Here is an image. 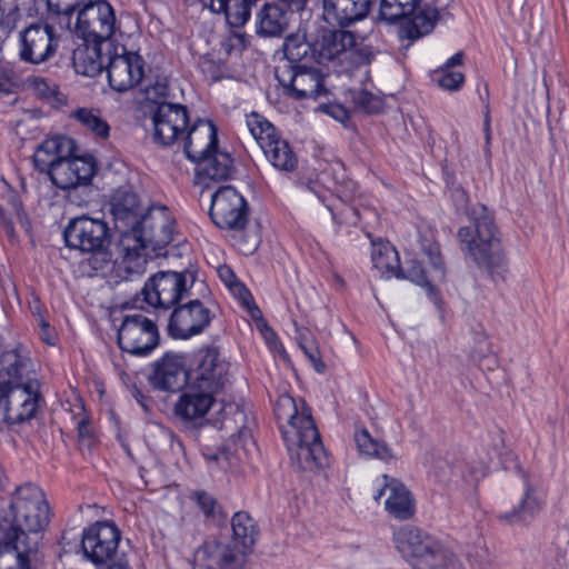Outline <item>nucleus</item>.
<instances>
[{
    "label": "nucleus",
    "instance_id": "39448f33",
    "mask_svg": "<svg viewBox=\"0 0 569 569\" xmlns=\"http://www.w3.org/2000/svg\"><path fill=\"white\" fill-rule=\"evenodd\" d=\"M50 508L43 491L33 483L16 489L8 510L0 516L24 537H37L49 523Z\"/></svg>",
    "mask_w": 569,
    "mask_h": 569
},
{
    "label": "nucleus",
    "instance_id": "603ef678",
    "mask_svg": "<svg viewBox=\"0 0 569 569\" xmlns=\"http://www.w3.org/2000/svg\"><path fill=\"white\" fill-rule=\"evenodd\" d=\"M319 109L340 122H343L349 119V113L347 109L341 104L323 103L319 107Z\"/></svg>",
    "mask_w": 569,
    "mask_h": 569
},
{
    "label": "nucleus",
    "instance_id": "e2e57ef3",
    "mask_svg": "<svg viewBox=\"0 0 569 569\" xmlns=\"http://www.w3.org/2000/svg\"><path fill=\"white\" fill-rule=\"evenodd\" d=\"M220 278L227 283L231 284V279H236L232 270L228 267H222L219 269Z\"/></svg>",
    "mask_w": 569,
    "mask_h": 569
},
{
    "label": "nucleus",
    "instance_id": "864d4df0",
    "mask_svg": "<svg viewBox=\"0 0 569 569\" xmlns=\"http://www.w3.org/2000/svg\"><path fill=\"white\" fill-rule=\"evenodd\" d=\"M79 441L88 447L93 442V433L90 429L88 418L83 417L77 422Z\"/></svg>",
    "mask_w": 569,
    "mask_h": 569
},
{
    "label": "nucleus",
    "instance_id": "37998d69",
    "mask_svg": "<svg viewBox=\"0 0 569 569\" xmlns=\"http://www.w3.org/2000/svg\"><path fill=\"white\" fill-rule=\"evenodd\" d=\"M28 81L30 88L40 99L53 106H60L66 102V96L59 91L57 83L41 77H32Z\"/></svg>",
    "mask_w": 569,
    "mask_h": 569
},
{
    "label": "nucleus",
    "instance_id": "4c0bfd02",
    "mask_svg": "<svg viewBox=\"0 0 569 569\" xmlns=\"http://www.w3.org/2000/svg\"><path fill=\"white\" fill-rule=\"evenodd\" d=\"M256 2L257 0H219L213 12L224 13L227 22L232 28H240L250 19L251 8Z\"/></svg>",
    "mask_w": 569,
    "mask_h": 569
},
{
    "label": "nucleus",
    "instance_id": "1a4fd4ad",
    "mask_svg": "<svg viewBox=\"0 0 569 569\" xmlns=\"http://www.w3.org/2000/svg\"><path fill=\"white\" fill-rule=\"evenodd\" d=\"M246 124L267 160L276 169L291 172L297 168L296 153L289 142L278 134L271 122L259 113L252 112L246 117Z\"/></svg>",
    "mask_w": 569,
    "mask_h": 569
},
{
    "label": "nucleus",
    "instance_id": "423d86ee",
    "mask_svg": "<svg viewBox=\"0 0 569 569\" xmlns=\"http://www.w3.org/2000/svg\"><path fill=\"white\" fill-rule=\"evenodd\" d=\"M67 247L92 256V268L101 270L111 261V234L106 221L88 216L71 219L63 231Z\"/></svg>",
    "mask_w": 569,
    "mask_h": 569
},
{
    "label": "nucleus",
    "instance_id": "ea45409f",
    "mask_svg": "<svg viewBox=\"0 0 569 569\" xmlns=\"http://www.w3.org/2000/svg\"><path fill=\"white\" fill-rule=\"evenodd\" d=\"M371 261L373 267L382 273L391 272L396 274L400 264L397 250L389 242L382 240H371Z\"/></svg>",
    "mask_w": 569,
    "mask_h": 569
},
{
    "label": "nucleus",
    "instance_id": "0e129e2a",
    "mask_svg": "<svg viewBox=\"0 0 569 569\" xmlns=\"http://www.w3.org/2000/svg\"><path fill=\"white\" fill-rule=\"evenodd\" d=\"M483 131H485V138H486V144L487 147L489 146L490 143V139H491V132H490V118L489 116L487 114L486 118H485V122H483Z\"/></svg>",
    "mask_w": 569,
    "mask_h": 569
},
{
    "label": "nucleus",
    "instance_id": "13d9d810",
    "mask_svg": "<svg viewBox=\"0 0 569 569\" xmlns=\"http://www.w3.org/2000/svg\"><path fill=\"white\" fill-rule=\"evenodd\" d=\"M283 2L290 11L300 12L306 9L308 0H280Z\"/></svg>",
    "mask_w": 569,
    "mask_h": 569
},
{
    "label": "nucleus",
    "instance_id": "de8ad7c7",
    "mask_svg": "<svg viewBox=\"0 0 569 569\" xmlns=\"http://www.w3.org/2000/svg\"><path fill=\"white\" fill-rule=\"evenodd\" d=\"M352 100L358 109L368 113H377L382 108L381 99L367 90L356 91Z\"/></svg>",
    "mask_w": 569,
    "mask_h": 569
},
{
    "label": "nucleus",
    "instance_id": "412c9836",
    "mask_svg": "<svg viewBox=\"0 0 569 569\" xmlns=\"http://www.w3.org/2000/svg\"><path fill=\"white\" fill-rule=\"evenodd\" d=\"M228 369L229 363L220 358L217 348L200 349L190 383L216 396L224 388L228 381Z\"/></svg>",
    "mask_w": 569,
    "mask_h": 569
},
{
    "label": "nucleus",
    "instance_id": "7ed1b4c3",
    "mask_svg": "<svg viewBox=\"0 0 569 569\" xmlns=\"http://www.w3.org/2000/svg\"><path fill=\"white\" fill-rule=\"evenodd\" d=\"M73 139L57 136L46 139L33 156L34 167L50 177L51 182L62 190H76L88 186L93 178L97 163L90 154L77 156Z\"/></svg>",
    "mask_w": 569,
    "mask_h": 569
},
{
    "label": "nucleus",
    "instance_id": "b1692460",
    "mask_svg": "<svg viewBox=\"0 0 569 569\" xmlns=\"http://www.w3.org/2000/svg\"><path fill=\"white\" fill-rule=\"evenodd\" d=\"M189 375L186 368L184 357L178 353L167 352L152 365L149 375L150 385L166 392L179 391L186 386Z\"/></svg>",
    "mask_w": 569,
    "mask_h": 569
},
{
    "label": "nucleus",
    "instance_id": "79ce46f5",
    "mask_svg": "<svg viewBox=\"0 0 569 569\" xmlns=\"http://www.w3.org/2000/svg\"><path fill=\"white\" fill-rule=\"evenodd\" d=\"M313 44H310L299 33L290 34L284 39L283 52L286 61L282 64H307L308 53L312 52Z\"/></svg>",
    "mask_w": 569,
    "mask_h": 569
},
{
    "label": "nucleus",
    "instance_id": "f257e3e1",
    "mask_svg": "<svg viewBox=\"0 0 569 569\" xmlns=\"http://www.w3.org/2000/svg\"><path fill=\"white\" fill-rule=\"evenodd\" d=\"M274 416L290 451L292 465L300 470L328 466V453L303 400L281 395L274 405Z\"/></svg>",
    "mask_w": 569,
    "mask_h": 569
},
{
    "label": "nucleus",
    "instance_id": "0eeeda50",
    "mask_svg": "<svg viewBox=\"0 0 569 569\" xmlns=\"http://www.w3.org/2000/svg\"><path fill=\"white\" fill-rule=\"evenodd\" d=\"M120 538L116 525L97 521L82 532L83 557L100 569H131L126 555L118 552Z\"/></svg>",
    "mask_w": 569,
    "mask_h": 569
},
{
    "label": "nucleus",
    "instance_id": "9b49d317",
    "mask_svg": "<svg viewBox=\"0 0 569 569\" xmlns=\"http://www.w3.org/2000/svg\"><path fill=\"white\" fill-rule=\"evenodd\" d=\"M276 78L286 92L296 99H318L327 97L325 77L319 69L307 64H280Z\"/></svg>",
    "mask_w": 569,
    "mask_h": 569
},
{
    "label": "nucleus",
    "instance_id": "5fc2aeb1",
    "mask_svg": "<svg viewBox=\"0 0 569 569\" xmlns=\"http://www.w3.org/2000/svg\"><path fill=\"white\" fill-rule=\"evenodd\" d=\"M0 224L9 237L14 236V223L9 212L2 206H0Z\"/></svg>",
    "mask_w": 569,
    "mask_h": 569
},
{
    "label": "nucleus",
    "instance_id": "49530a36",
    "mask_svg": "<svg viewBox=\"0 0 569 569\" xmlns=\"http://www.w3.org/2000/svg\"><path fill=\"white\" fill-rule=\"evenodd\" d=\"M298 346L303 351L305 356L310 361L311 366L318 373L326 371V365L321 360L319 346L309 332H299L297 338Z\"/></svg>",
    "mask_w": 569,
    "mask_h": 569
},
{
    "label": "nucleus",
    "instance_id": "bb28decb",
    "mask_svg": "<svg viewBox=\"0 0 569 569\" xmlns=\"http://www.w3.org/2000/svg\"><path fill=\"white\" fill-rule=\"evenodd\" d=\"M180 141L187 158L192 162H199L218 147L217 129L211 121L197 119L188 127Z\"/></svg>",
    "mask_w": 569,
    "mask_h": 569
},
{
    "label": "nucleus",
    "instance_id": "3c124183",
    "mask_svg": "<svg viewBox=\"0 0 569 569\" xmlns=\"http://www.w3.org/2000/svg\"><path fill=\"white\" fill-rule=\"evenodd\" d=\"M16 87L17 79L14 72L7 67H0V92L9 94L14 91Z\"/></svg>",
    "mask_w": 569,
    "mask_h": 569
},
{
    "label": "nucleus",
    "instance_id": "2f4dec72",
    "mask_svg": "<svg viewBox=\"0 0 569 569\" xmlns=\"http://www.w3.org/2000/svg\"><path fill=\"white\" fill-rule=\"evenodd\" d=\"M110 52L111 44L96 41H83L73 50L72 64L77 73L96 77L104 68L103 49Z\"/></svg>",
    "mask_w": 569,
    "mask_h": 569
},
{
    "label": "nucleus",
    "instance_id": "20e7f679",
    "mask_svg": "<svg viewBox=\"0 0 569 569\" xmlns=\"http://www.w3.org/2000/svg\"><path fill=\"white\" fill-rule=\"evenodd\" d=\"M174 219L166 207H151L120 240L123 262L167 254L162 250L173 240Z\"/></svg>",
    "mask_w": 569,
    "mask_h": 569
},
{
    "label": "nucleus",
    "instance_id": "7c9ffc66",
    "mask_svg": "<svg viewBox=\"0 0 569 569\" xmlns=\"http://www.w3.org/2000/svg\"><path fill=\"white\" fill-rule=\"evenodd\" d=\"M213 395L189 383L174 405V415L184 421L202 419L214 402Z\"/></svg>",
    "mask_w": 569,
    "mask_h": 569
},
{
    "label": "nucleus",
    "instance_id": "f704fd0d",
    "mask_svg": "<svg viewBox=\"0 0 569 569\" xmlns=\"http://www.w3.org/2000/svg\"><path fill=\"white\" fill-rule=\"evenodd\" d=\"M196 163L198 164L197 176L201 182L207 180H226L232 171L230 154L218 150V147L206 159H201Z\"/></svg>",
    "mask_w": 569,
    "mask_h": 569
},
{
    "label": "nucleus",
    "instance_id": "338daca9",
    "mask_svg": "<svg viewBox=\"0 0 569 569\" xmlns=\"http://www.w3.org/2000/svg\"><path fill=\"white\" fill-rule=\"evenodd\" d=\"M202 2L204 3V6H208L211 9V11H213L216 7L219 4V0H202Z\"/></svg>",
    "mask_w": 569,
    "mask_h": 569
},
{
    "label": "nucleus",
    "instance_id": "473e14b6",
    "mask_svg": "<svg viewBox=\"0 0 569 569\" xmlns=\"http://www.w3.org/2000/svg\"><path fill=\"white\" fill-rule=\"evenodd\" d=\"M289 12L279 4L264 3L256 17V32L260 37H281L289 27Z\"/></svg>",
    "mask_w": 569,
    "mask_h": 569
},
{
    "label": "nucleus",
    "instance_id": "052dcab7",
    "mask_svg": "<svg viewBox=\"0 0 569 569\" xmlns=\"http://www.w3.org/2000/svg\"><path fill=\"white\" fill-rule=\"evenodd\" d=\"M157 96L166 98L168 96V84L166 80H158L153 86Z\"/></svg>",
    "mask_w": 569,
    "mask_h": 569
},
{
    "label": "nucleus",
    "instance_id": "a211bd4d",
    "mask_svg": "<svg viewBox=\"0 0 569 569\" xmlns=\"http://www.w3.org/2000/svg\"><path fill=\"white\" fill-rule=\"evenodd\" d=\"M153 139L162 146L180 142L190 126L186 106L162 101L152 111Z\"/></svg>",
    "mask_w": 569,
    "mask_h": 569
},
{
    "label": "nucleus",
    "instance_id": "aec40b11",
    "mask_svg": "<svg viewBox=\"0 0 569 569\" xmlns=\"http://www.w3.org/2000/svg\"><path fill=\"white\" fill-rule=\"evenodd\" d=\"M40 400V382L37 378H27L24 383L8 386L4 420L8 423H22L32 419Z\"/></svg>",
    "mask_w": 569,
    "mask_h": 569
},
{
    "label": "nucleus",
    "instance_id": "58836bf2",
    "mask_svg": "<svg viewBox=\"0 0 569 569\" xmlns=\"http://www.w3.org/2000/svg\"><path fill=\"white\" fill-rule=\"evenodd\" d=\"M353 438L358 451L363 456L386 462L395 458L392 450L383 441L372 438L367 429L357 430Z\"/></svg>",
    "mask_w": 569,
    "mask_h": 569
},
{
    "label": "nucleus",
    "instance_id": "c85d7f7f",
    "mask_svg": "<svg viewBox=\"0 0 569 569\" xmlns=\"http://www.w3.org/2000/svg\"><path fill=\"white\" fill-rule=\"evenodd\" d=\"M372 0H322L323 19L331 26L348 27L365 19Z\"/></svg>",
    "mask_w": 569,
    "mask_h": 569
},
{
    "label": "nucleus",
    "instance_id": "4468645a",
    "mask_svg": "<svg viewBox=\"0 0 569 569\" xmlns=\"http://www.w3.org/2000/svg\"><path fill=\"white\" fill-rule=\"evenodd\" d=\"M60 42L56 27L31 23L19 33V58L22 62L41 64L54 57Z\"/></svg>",
    "mask_w": 569,
    "mask_h": 569
},
{
    "label": "nucleus",
    "instance_id": "69168bd1",
    "mask_svg": "<svg viewBox=\"0 0 569 569\" xmlns=\"http://www.w3.org/2000/svg\"><path fill=\"white\" fill-rule=\"evenodd\" d=\"M8 386L0 383V407L6 406Z\"/></svg>",
    "mask_w": 569,
    "mask_h": 569
},
{
    "label": "nucleus",
    "instance_id": "72a5a7b5",
    "mask_svg": "<svg viewBox=\"0 0 569 569\" xmlns=\"http://www.w3.org/2000/svg\"><path fill=\"white\" fill-rule=\"evenodd\" d=\"M542 508V500L531 487H527L523 497L512 509L498 515L499 522L508 526L529 523Z\"/></svg>",
    "mask_w": 569,
    "mask_h": 569
},
{
    "label": "nucleus",
    "instance_id": "c03bdc74",
    "mask_svg": "<svg viewBox=\"0 0 569 569\" xmlns=\"http://www.w3.org/2000/svg\"><path fill=\"white\" fill-rule=\"evenodd\" d=\"M73 118L90 130L96 137L101 139H107L109 137V124L92 110L80 108L73 112Z\"/></svg>",
    "mask_w": 569,
    "mask_h": 569
},
{
    "label": "nucleus",
    "instance_id": "2eb2a0df",
    "mask_svg": "<svg viewBox=\"0 0 569 569\" xmlns=\"http://www.w3.org/2000/svg\"><path fill=\"white\" fill-rule=\"evenodd\" d=\"M114 24L116 16L111 4L106 0H94L78 11L74 31L82 41L109 43Z\"/></svg>",
    "mask_w": 569,
    "mask_h": 569
},
{
    "label": "nucleus",
    "instance_id": "6e6d98bb",
    "mask_svg": "<svg viewBox=\"0 0 569 569\" xmlns=\"http://www.w3.org/2000/svg\"><path fill=\"white\" fill-rule=\"evenodd\" d=\"M236 247L238 250L243 254H251L256 251L258 248V241L256 238H252L251 240H238L236 243Z\"/></svg>",
    "mask_w": 569,
    "mask_h": 569
},
{
    "label": "nucleus",
    "instance_id": "393cba45",
    "mask_svg": "<svg viewBox=\"0 0 569 569\" xmlns=\"http://www.w3.org/2000/svg\"><path fill=\"white\" fill-rule=\"evenodd\" d=\"M356 46L355 33L347 30H326L321 38L313 43L312 57L318 63L337 61L342 64L349 60Z\"/></svg>",
    "mask_w": 569,
    "mask_h": 569
},
{
    "label": "nucleus",
    "instance_id": "680f3d73",
    "mask_svg": "<svg viewBox=\"0 0 569 569\" xmlns=\"http://www.w3.org/2000/svg\"><path fill=\"white\" fill-rule=\"evenodd\" d=\"M461 62H462V53L457 52L450 59H448V61L443 66V69L451 70L452 67L459 66V64H461Z\"/></svg>",
    "mask_w": 569,
    "mask_h": 569
},
{
    "label": "nucleus",
    "instance_id": "a18cd8bd",
    "mask_svg": "<svg viewBox=\"0 0 569 569\" xmlns=\"http://www.w3.org/2000/svg\"><path fill=\"white\" fill-rule=\"evenodd\" d=\"M190 499L196 502L206 518L212 520L224 518L220 503L211 493L204 490H197L190 495Z\"/></svg>",
    "mask_w": 569,
    "mask_h": 569
},
{
    "label": "nucleus",
    "instance_id": "ddd939ff",
    "mask_svg": "<svg viewBox=\"0 0 569 569\" xmlns=\"http://www.w3.org/2000/svg\"><path fill=\"white\" fill-rule=\"evenodd\" d=\"M119 348L134 356H148L159 345L157 325L142 313L123 317L118 329Z\"/></svg>",
    "mask_w": 569,
    "mask_h": 569
},
{
    "label": "nucleus",
    "instance_id": "f03ea898",
    "mask_svg": "<svg viewBox=\"0 0 569 569\" xmlns=\"http://www.w3.org/2000/svg\"><path fill=\"white\" fill-rule=\"evenodd\" d=\"M468 217L470 224L460 227L457 232L461 251L492 281H503L508 259L492 211L477 203L468 211Z\"/></svg>",
    "mask_w": 569,
    "mask_h": 569
},
{
    "label": "nucleus",
    "instance_id": "e433bc0d",
    "mask_svg": "<svg viewBox=\"0 0 569 569\" xmlns=\"http://www.w3.org/2000/svg\"><path fill=\"white\" fill-rule=\"evenodd\" d=\"M30 359L21 356L17 350L6 351L0 355V376L8 377L3 385L14 386L24 383L29 376Z\"/></svg>",
    "mask_w": 569,
    "mask_h": 569
},
{
    "label": "nucleus",
    "instance_id": "dca6fc26",
    "mask_svg": "<svg viewBox=\"0 0 569 569\" xmlns=\"http://www.w3.org/2000/svg\"><path fill=\"white\" fill-rule=\"evenodd\" d=\"M38 551L37 537H24L7 521H0V569H30Z\"/></svg>",
    "mask_w": 569,
    "mask_h": 569
},
{
    "label": "nucleus",
    "instance_id": "f8f14e48",
    "mask_svg": "<svg viewBox=\"0 0 569 569\" xmlns=\"http://www.w3.org/2000/svg\"><path fill=\"white\" fill-rule=\"evenodd\" d=\"M209 216L220 229L242 231L248 223V203L236 188L222 186L211 196Z\"/></svg>",
    "mask_w": 569,
    "mask_h": 569
},
{
    "label": "nucleus",
    "instance_id": "4d7b16f0",
    "mask_svg": "<svg viewBox=\"0 0 569 569\" xmlns=\"http://www.w3.org/2000/svg\"><path fill=\"white\" fill-rule=\"evenodd\" d=\"M130 392H131L132 398L136 399V401L141 406V408L144 411H148L150 399L147 396H144L142 393V391L140 389H138L137 387H133Z\"/></svg>",
    "mask_w": 569,
    "mask_h": 569
},
{
    "label": "nucleus",
    "instance_id": "5701e85b",
    "mask_svg": "<svg viewBox=\"0 0 569 569\" xmlns=\"http://www.w3.org/2000/svg\"><path fill=\"white\" fill-rule=\"evenodd\" d=\"M121 50L108 59L107 67L109 84L118 92L134 88L144 76L143 58L137 52H128L124 47Z\"/></svg>",
    "mask_w": 569,
    "mask_h": 569
},
{
    "label": "nucleus",
    "instance_id": "9d476101",
    "mask_svg": "<svg viewBox=\"0 0 569 569\" xmlns=\"http://www.w3.org/2000/svg\"><path fill=\"white\" fill-rule=\"evenodd\" d=\"M393 541L402 557L418 560L416 569H449L448 563L453 560L416 527H401L395 532Z\"/></svg>",
    "mask_w": 569,
    "mask_h": 569
},
{
    "label": "nucleus",
    "instance_id": "a878e982",
    "mask_svg": "<svg viewBox=\"0 0 569 569\" xmlns=\"http://www.w3.org/2000/svg\"><path fill=\"white\" fill-rule=\"evenodd\" d=\"M243 557L230 542L207 540L194 552L196 569H240Z\"/></svg>",
    "mask_w": 569,
    "mask_h": 569
},
{
    "label": "nucleus",
    "instance_id": "cd10ccee",
    "mask_svg": "<svg viewBox=\"0 0 569 569\" xmlns=\"http://www.w3.org/2000/svg\"><path fill=\"white\" fill-rule=\"evenodd\" d=\"M382 480V488L375 496V499L378 501L387 493L386 510L397 519H409L415 512V499L409 489L400 480L388 475H383Z\"/></svg>",
    "mask_w": 569,
    "mask_h": 569
},
{
    "label": "nucleus",
    "instance_id": "c9c22d12",
    "mask_svg": "<svg viewBox=\"0 0 569 569\" xmlns=\"http://www.w3.org/2000/svg\"><path fill=\"white\" fill-rule=\"evenodd\" d=\"M232 547L244 557L253 547L258 530L254 520L243 511L236 512L231 519Z\"/></svg>",
    "mask_w": 569,
    "mask_h": 569
},
{
    "label": "nucleus",
    "instance_id": "c756f323",
    "mask_svg": "<svg viewBox=\"0 0 569 569\" xmlns=\"http://www.w3.org/2000/svg\"><path fill=\"white\" fill-rule=\"evenodd\" d=\"M111 213L114 228L121 234V239H123L142 216L137 193L128 187L118 188L112 196Z\"/></svg>",
    "mask_w": 569,
    "mask_h": 569
},
{
    "label": "nucleus",
    "instance_id": "bf43d9fd",
    "mask_svg": "<svg viewBox=\"0 0 569 569\" xmlns=\"http://www.w3.org/2000/svg\"><path fill=\"white\" fill-rule=\"evenodd\" d=\"M41 326V339L48 345H54V339L50 332V326L43 319L40 321Z\"/></svg>",
    "mask_w": 569,
    "mask_h": 569
},
{
    "label": "nucleus",
    "instance_id": "a19ab883",
    "mask_svg": "<svg viewBox=\"0 0 569 569\" xmlns=\"http://www.w3.org/2000/svg\"><path fill=\"white\" fill-rule=\"evenodd\" d=\"M418 0H381L377 21L393 24L410 14Z\"/></svg>",
    "mask_w": 569,
    "mask_h": 569
},
{
    "label": "nucleus",
    "instance_id": "774afa93",
    "mask_svg": "<svg viewBox=\"0 0 569 569\" xmlns=\"http://www.w3.org/2000/svg\"><path fill=\"white\" fill-rule=\"evenodd\" d=\"M236 420H240V421L244 422L246 415L242 410L236 409Z\"/></svg>",
    "mask_w": 569,
    "mask_h": 569
},
{
    "label": "nucleus",
    "instance_id": "09e8293b",
    "mask_svg": "<svg viewBox=\"0 0 569 569\" xmlns=\"http://www.w3.org/2000/svg\"><path fill=\"white\" fill-rule=\"evenodd\" d=\"M465 81L461 72L442 69V74L438 79V83L446 90H458Z\"/></svg>",
    "mask_w": 569,
    "mask_h": 569
},
{
    "label": "nucleus",
    "instance_id": "6e6552de",
    "mask_svg": "<svg viewBox=\"0 0 569 569\" xmlns=\"http://www.w3.org/2000/svg\"><path fill=\"white\" fill-rule=\"evenodd\" d=\"M198 281V268L190 264L181 271H158L142 288L144 301L159 309L168 310L189 295Z\"/></svg>",
    "mask_w": 569,
    "mask_h": 569
},
{
    "label": "nucleus",
    "instance_id": "6ab92c4d",
    "mask_svg": "<svg viewBox=\"0 0 569 569\" xmlns=\"http://www.w3.org/2000/svg\"><path fill=\"white\" fill-rule=\"evenodd\" d=\"M211 318V311L199 299H192L174 307L168 321V335L173 339H189L201 333Z\"/></svg>",
    "mask_w": 569,
    "mask_h": 569
},
{
    "label": "nucleus",
    "instance_id": "8fccbe9b",
    "mask_svg": "<svg viewBox=\"0 0 569 569\" xmlns=\"http://www.w3.org/2000/svg\"><path fill=\"white\" fill-rule=\"evenodd\" d=\"M50 10L58 14L70 16L79 6L80 0H47Z\"/></svg>",
    "mask_w": 569,
    "mask_h": 569
},
{
    "label": "nucleus",
    "instance_id": "4be33fe9",
    "mask_svg": "<svg viewBox=\"0 0 569 569\" xmlns=\"http://www.w3.org/2000/svg\"><path fill=\"white\" fill-rule=\"evenodd\" d=\"M452 0H418L411 12L412 17L406 20L399 29V37L411 41L429 34L438 20L447 14Z\"/></svg>",
    "mask_w": 569,
    "mask_h": 569
},
{
    "label": "nucleus",
    "instance_id": "f3484780",
    "mask_svg": "<svg viewBox=\"0 0 569 569\" xmlns=\"http://www.w3.org/2000/svg\"><path fill=\"white\" fill-rule=\"evenodd\" d=\"M423 256L427 258L429 269L422 266L421 261L410 259L405 267L399 264L396 272L398 278H405L418 286L425 287L428 291L433 292V283L442 282L446 277V269L440 256L439 244L432 240L423 239L420 242Z\"/></svg>",
    "mask_w": 569,
    "mask_h": 569
}]
</instances>
